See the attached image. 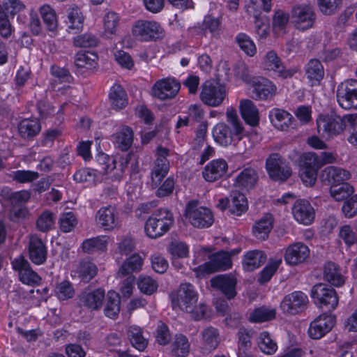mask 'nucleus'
<instances>
[{"mask_svg": "<svg viewBox=\"0 0 357 357\" xmlns=\"http://www.w3.org/2000/svg\"><path fill=\"white\" fill-rule=\"evenodd\" d=\"M227 164L223 159L213 160L206 165L202 176L208 182H214L222 177L227 171Z\"/></svg>", "mask_w": 357, "mask_h": 357, "instance_id": "obj_24", "label": "nucleus"}, {"mask_svg": "<svg viewBox=\"0 0 357 357\" xmlns=\"http://www.w3.org/2000/svg\"><path fill=\"white\" fill-rule=\"evenodd\" d=\"M40 123L36 119H24L18 126L19 133L24 139L33 138L40 132Z\"/></svg>", "mask_w": 357, "mask_h": 357, "instance_id": "obj_37", "label": "nucleus"}, {"mask_svg": "<svg viewBox=\"0 0 357 357\" xmlns=\"http://www.w3.org/2000/svg\"><path fill=\"white\" fill-rule=\"evenodd\" d=\"M168 251L172 255L173 266H176V259H183L188 257L189 247L182 241H174L169 245Z\"/></svg>", "mask_w": 357, "mask_h": 357, "instance_id": "obj_47", "label": "nucleus"}, {"mask_svg": "<svg viewBox=\"0 0 357 357\" xmlns=\"http://www.w3.org/2000/svg\"><path fill=\"white\" fill-rule=\"evenodd\" d=\"M227 96L225 86L213 80H207L202 86L201 100L210 107L220 105Z\"/></svg>", "mask_w": 357, "mask_h": 357, "instance_id": "obj_8", "label": "nucleus"}, {"mask_svg": "<svg viewBox=\"0 0 357 357\" xmlns=\"http://www.w3.org/2000/svg\"><path fill=\"white\" fill-rule=\"evenodd\" d=\"M324 278L335 287H340L345 282L342 269L337 264L331 261H328L324 265Z\"/></svg>", "mask_w": 357, "mask_h": 357, "instance_id": "obj_30", "label": "nucleus"}, {"mask_svg": "<svg viewBox=\"0 0 357 357\" xmlns=\"http://www.w3.org/2000/svg\"><path fill=\"white\" fill-rule=\"evenodd\" d=\"M132 33L137 40L148 42L162 38L164 29L158 22L139 20L133 24Z\"/></svg>", "mask_w": 357, "mask_h": 357, "instance_id": "obj_5", "label": "nucleus"}, {"mask_svg": "<svg viewBox=\"0 0 357 357\" xmlns=\"http://www.w3.org/2000/svg\"><path fill=\"white\" fill-rule=\"evenodd\" d=\"M336 98L342 108L357 109V79H350L341 82L337 88Z\"/></svg>", "mask_w": 357, "mask_h": 357, "instance_id": "obj_7", "label": "nucleus"}, {"mask_svg": "<svg viewBox=\"0 0 357 357\" xmlns=\"http://www.w3.org/2000/svg\"><path fill=\"white\" fill-rule=\"evenodd\" d=\"M119 23V16L114 12H108L104 17V27L105 31L114 34L116 31Z\"/></svg>", "mask_w": 357, "mask_h": 357, "instance_id": "obj_62", "label": "nucleus"}, {"mask_svg": "<svg viewBox=\"0 0 357 357\" xmlns=\"http://www.w3.org/2000/svg\"><path fill=\"white\" fill-rule=\"evenodd\" d=\"M300 169H319L320 167L318 156L316 153L307 152L303 153L299 158Z\"/></svg>", "mask_w": 357, "mask_h": 357, "instance_id": "obj_54", "label": "nucleus"}, {"mask_svg": "<svg viewBox=\"0 0 357 357\" xmlns=\"http://www.w3.org/2000/svg\"><path fill=\"white\" fill-rule=\"evenodd\" d=\"M128 337L132 346L139 351H144L148 342L142 335V328L137 326H131L128 329Z\"/></svg>", "mask_w": 357, "mask_h": 357, "instance_id": "obj_46", "label": "nucleus"}, {"mask_svg": "<svg viewBox=\"0 0 357 357\" xmlns=\"http://www.w3.org/2000/svg\"><path fill=\"white\" fill-rule=\"evenodd\" d=\"M77 220L72 212L64 213L59 218L60 229L65 233L73 231L76 227Z\"/></svg>", "mask_w": 357, "mask_h": 357, "instance_id": "obj_59", "label": "nucleus"}, {"mask_svg": "<svg viewBox=\"0 0 357 357\" xmlns=\"http://www.w3.org/2000/svg\"><path fill=\"white\" fill-rule=\"evenodd\" d=\"M169 149L159 146L156 151V158L151 170V185L156 188L161 184L163 178L167 176L169 169V162L167 160Z\"/></svg>", "mask_w": 357, "mask_h": 357, "instance_id": "obj_11", "label": "nucleus"}, {"mask_svg": "<svg viewBox=\"0 0 357 357\" xmlns=\"http://www.w3.org/2000/svg\"><path fill=\"white\" fill-rule=\"evenodd\" d=\"M258 345L260 350L268 355L273 354L278 349V346L271 338L268 332L264 331L259 336Z\"/></svg>", "mask_w": 357, "mask_h": 357, "instance_id": "obj_50", "label": "nucleus"}, {"mask_svg": "<svg viewBox=\"0 0 357 357\" xmlns=\"http://www.w3.org/2000/svg\"><path fill=\"white\" fill-rule=\"evenodd\" d=\"M226 116L230 126L223 123H218L213 128V137L221 146L236 145L245 136V130L234 109L227 108Z\"/></svg>", "mask_w": 357, "mask_h": 357, "instance_id": "obj_1", "label": "nucleus"}, {"mask_svg": "<svg viewBox=\"0 0 357 357\" xmlns=\"http://www.w3.org/2000/svg\"><path fill=\"white\" fill-rule=\"evenodd\" d=\"M74 45L79 47H93L98 43V38L91 33H85L74 38Z\"/></svg>", "mask_w": 357, "mask_h": 357, "instance_id": "obj_61", "label": "nucleus"}, {"mask_svg": "<svg viewBox=\"0 0 357 357\" xmlns=\"http://www.w3.org/2000/svg\"><path fill=\"white\" fill-rule=\"evenodd\" d=\"M335 323V317L331 314L323 313L310 323L308 334L314 340H319L330 332Z\"/></svg>", "mask_w": 357, "mask_h": 357, "instance_id": "obj_17", "label": "nucleus"}, {"mask_svg": "<svg viewBox=\"0 0 357 357\" xmlns=\"http://www.w3.org/2000/svg\"><path fill=\"white\" fill-rule=\"evenodd\" d=\"M268 116L272 125L280 130H287L294 119L290 113L279 108L272 109L269 112Z\"/></svg>", "mask_w": 357, "mask_h": 357, "instance_id": "obj_28", "label": "nucleus"}, {"mask_svg": "<svg viewBox=\"0 0 357 357\" xmlns=\"http://www.w3.org/2000/svg\"><path fill=\"white\" fill-rule=\"evenodd\" d=\"M292 213L297 222L306 225L311 224L315 217L314 208L305 199H298L295 202Z\"/></svg>", "mask_w": 357, "mask_h": 357, "instance_id": "obj_21", "label": "nucleus"}, {"mask_svg": "<svg viewBox=\"0 0 357 357\" xmlns=\"http://www.w3.org/2000/svg\"><path fill=\"white\" fill-rule=\"evenodd\" d=\"M185 216L188 222L199 229L208 228L214 222L212 211L195 200L189 202L186 205Z\"/></svg>", "mask_w": 357, "mask_h": 357, "instance_id": "obj_4", "label": "nucleus"}, {"mask_svg": "<svg viewBox=\"0 0 357 357\" xmlns=\"http://www.w3.org/2000/svg\"><path fill=\"white\" fill-rule=\"evenodd\" d=\"M230 256L225 252H218L211 257L209 261L194 268L198 277H204L212 273L225 271L231 267Z\"/></svg>", "mask_w": 357, "mask_h": 357, "instance_id": "obj_9", "label": "nucleus"}, {"mask_svg": "<svg viewBox=\"0 0 357 357\" xmlns=\"http://www.w3.org/2000/svg\"><path fill=\"white\" fill-rule=\"evenodd\" d=\"M198 300V294L193 285L181 284L177 292L178 305L181 310L192 312Z\"/></svg>", "mask_w": 357, "mask_h": 357, "instance_id": "obj_19", "label": "nucleus"}, {"mask_svg": "<svg viewBox=\"0 0 357 357\" xmlns=\"http://www.w3.org/2000/svg\"><path fill=\"white\" fill-rule=\"evenodd\" d=\"M68 28L69 32L76 33L84 25L83 16L77 6H72L68 10Z\"/></svg>", "mask_w": 357, "mask_h": 357, "instance_id": "obj_40", "label": "nucleus"}, {"mask_svg": "<svg viewBox=\"0 0 357 357\" xmlns=\"http://www.w3.org/2000/svg\"><path fill=\"white\" fill-rule=\"evenodd\" d=\"M174 223L172 213L165 208L153 212L145 223L146 234L151 238H157L167 233Z\"/></svg>", "mask_w": 357, "mask_h": 357, "instance_id": "obj_3", "label": "nucleus"}, {"mask_svg": "<svg viewBox=\"0 0 357 357\" xmlns=\"http://www.w3.org/2000/svg\"><path fill=\"white\" fill-rule=\"evenodd\" d=\"M236 42L240 48L248 56H252L257 52L256 46L251 38L243 33H238Z\"/></svg>", "mask_w": 357, "mask_h": 357, "instance_id": "obj_55", "label": "nucleus"}, {"mask_svg": "<svg viewBox=\"0 0 357 357\" xmlns=\"http://www.w3.org/2000/svg\"><path fill=\"white\" fill-rule=\"evenodd\" d=\"M248 208V202L245 196L239 192H234L230 195L229 210L236 215H241Z\"/></svg>", "mask_w": 357, "mask_h": 357, "instance_id": "obj_41", "label": "nucleus"}, {"mask_svg": "<svg viewBox=\"0 0 357 357\" xmlns=\"http://www.w3.org/2000/svg\"><path fill=\"white\" fill-rule=\"evenodd\" d=\"M29 254L31 261L40 265L46 261L47 250L40 238L36 236L30 238L29 244Z\"/></svg>", "mask_w": 357, "mask_h": 357, "instance_id": "obj_25", "label": "nucleus"}, {"mask_svg": "<svg viewBox=\"0 0 357 357\" xmlns=\"http://www.w3.org/2000/svg\"><path fill=\"white\" fill-rule=\"evenodd\" d=\"M305 75L311 86L318 85L324 76V68L318 59H311L305 67Z\"/></svg>", "mask_w": 357, "mask_h": 357, "instance_id": "obj_33", "label": "nucleus"}, {"mask_svg": "<svg viewBox=\"0 0 357 357\" xmlns=\"http://www.w3.org/2000/svg\"><path fill=\"white\" fill-rule=\"evenodd\" d=\"M307 303V296L302 291H295L284 297L280 308L284 313L296 314L303 311Z\"/></svg>", "mask_w": 357, "mask_h": 357, "instance_id": "obj_16", "label": "nucleus"}, {"mask_svg": "<svg viewBox=\"0 0 357 357\" xmlns=\"http://www.w3.org/2000/svg\"><path fill=\"white\" fill-rule=\"evenodd\" d=\"M74 180L78 183H86L88 185H95L102 180V173L91 168H82L73 175Z\"/></svg>", "mask_w": 357, "mask_h": 357, "instance_id": "obj_34", "label": "nucleus"}, {"mask_svg": "<svg viewBox=\"0 0 357 357\" xmlns=\"http://www.w3.org/2000/svg\"><path fill=\"white\" fill-rule=\"evenodd\" d=\"M95 218L97 224L105 231H112L121 225L119 212L110 205L98 209Z\"/></svg>", "mask_w": 357, "mask_h": 357, "instance_id": "obj_15", "label": "nucleus"}, {"mask_svg": "<svg viewBox=\"0 0 357 357\" xmlns=\"http://www.w3.org/2000/svg\"><path fill=\"white\" fill-rule=\"evenodd\" d=\"M105 291L102 289H97L93 291H85L80 295L81 303L88 308L96 310L100 309L105 298Z\"/></svg>", "mask_w": 357, "mask_h": 357, "instance_id": "obj_26", "label": "nucleus"}, {"mask_svg": "<svg viewBox=\"0 0 357 357\" xmlns=\"http://www.w3.org/2000/svg\"><path fill=\"white\" fill-rule=\"evenodd\" d=\"M281 262V259H276L268 262L261 271L258 282L261 284L268 282L279 268Z\"/></svg>", "mask_w": 357, "mask_h": 357, "instance_id": "obj_57", "label": "nucleus"}, {"mask_svg": "<svg viewBox=\"0 0 357 357\" xmlns=\"http://www.w3.org/2000/svg\"><path fill=\"white\" fill-rule=\"evenodd\" d=\"M120 297L116 291H109L107 303L104 309L105 314L111 319H115L120 312Z\"/></svg>", "mask_w": 357, "mask_h": 357, "instance_id": "obj_44", "label": "nucleus"}, {"mask_svg": "<svg viewBox=\"0 0 357 357\" xmlns=\"http://www.w3.org/2000/svg\"><path fill=\"white\" fill-rule=\"evenodd\" d=\"M55 218L53 213L45 211L41 213L37 220V227L41 231H47L54 225Z\"/></svg>", "mask_w": 357, "mask_h": 357, "instance_id": "obj_58", "label": "nucleus"}, {"mask_svg": "<svg viewBox=\"0 0 357 357\" xmlns=\"http://www.w3.org/2000/svg\"><path fill=\"white\" fill-rule=\"evenodd\" d=\"M137 287L140 291L146 295H151L158 289L157 282L149 276L141 275L137 280Z\"/></svg>", "mask_w": 357, "mask_h": 357, "instance_id": "obj_53", "label": "nucleus"}, {"mask_svg": "<svg viewBox=\"0 0 357 357\" xmlns=\"http://www.w3.org/2000/svg\"><path fill=\"white\" fill-rule=\"evenodd\" d=\"M266 169L274 181H286L291 175V169L286 160L278 153H272L266 159Z\"/></svg>", "mask_w": 357, "mask_h": 357, "instance_id": "obj_10", "label": "nucleus"}, {"mask_svg": "<svg viewBox=\"0 0 357 357\" xmlns=\"http://www.w3.org/2000/svg\"><path fill=\"white\" fill-rule=\"evenodd\" d=\"M190 352V343L186 336L177 334L172 344V354L175 357H187Z\"/></svg>", "mask_w": 357, "mask_h": 357, "instance_id": "obj_45", "label": "nucleus"}, {"mask_svg": "<svg viewBox=\"0 0 357 357\" xmlns=\"http://www.w3.org/2000/svg\"><path fill=\"white\" fill-rule=\"evenodd\" d=\"M241 114L245 123L251 126H257L259 122V113L255 103L248 99L240 102Z\"/></svg>", "mask_w": 357, "mask_h": 357, "instance_id": "obj_29", "label": "nucleus"}, {"mask_svg": "<svg viewBox=\"0 0 357 357\" xmlns=\"http://www.w3.org/2000/svg\"><path fill=\"white\" fill-rule=\"evenodd\" d=\"M258 181V171L249 166L244 167L237 174L234 179V185L241 191L249 192L257 186Z\"/></svg>", "mask_w": 357, "mask_h": 357, "instance_id": "obj_20", "label": "nucleus"}, {"mask_svg": "<svg viewBox=\"0 0 357 357\" xmlns=\"http://www.w3.org/2000/svg\"><path fill=\"white\" fill-rule=\"evenodd\" d=\"M357 116L347 114L341 116L336 113L319 114L317 119V129L320 137L326 140L332 139L344 132L346 121L355 123Z\"/></svg>", "mask_w": 357, "mask_h": 357, "instance_id": "obj_2", "label": "nucleus"}, {"mask_svg": "<svg viewBox=\"0 0 357 357\" xmlns=\"http://www.w3.org/2000/svg\"><path fill=\"white\" fill-rule=\"evenodd\" d=\"M310 256V249L301 242L290 245L286 250L284 260L287 264L294 266L304 262Z\"/></svg>", "mask_w": 357, "mask_h": 357, "instance_id": "obj_22", "label": "nucleus"}, {"mask_svg": "<svg viewBox=\"0 0 357 357\" xmlns=\"http://www.w3.org/2000/svg\"><path fill=\"white\" fill-rule=\"evenodd\" d=\"M211 284L219 289L228 299L236 295V287L237 280L233 275H220L211 279Z\"/></svg>", "mask_w": 357, "mask_h": 357, "instance_id": "obj_23", "label": "nucleus"}, {"mask_svg": "<svg viewBox=\"0 0 357 357\" xmlns=\"http://www.w3.org/2000/svg\"><path fill=\"white\" fill-rule=\"evenodd\" d=\"M354 191L353 186L348 183H343L341 185H333L330 189L331 196L336 201H342L348 198Z\"/></svg>", "mask_w": 357, "mask_h": 357, "instance_id": "obj_49", "label": "nucleus"}, {"mask_svg": "<svg viewBox=\"0 0 357 357\" xmlns=\"http://www.w3.org/2000/svg\"><path fill=\"white\" fill-rule=\"evenodd\" d=\"M181 84L174 77L158 80L152 88V96L161 100L173 98L180 90Z\"/></svg>", "mask_w": 357, "mask_h": 357, "instance_id": "obj_13", "label": "nucleus"}, {"mask_svg": "<svg viewBox=\"0 0 357 357\" xmlns=\"http://www.w3.org/2000/svg\"><path fill=\"white\" fill-rule=\"evenodd\" d=\"M114 142L117 147L122 151H127L132 145L133 132L131 128L125 126L114 135Z\"/></svg>", "mask_w": 357, "mask_h": 357, "instance_id": "obj_43", "label": "nucleus"}, {"mask_svg": "<svg viewBox=\"0 0 357 357\" xmlns=\"http://www.w3.org/2000/svg\"><path fill=\"white\" fill-rule=\"evenodd\" d=\"M40 13L46 28L49 31H54L58 25L57 17L54 10L48 5H44L40 7Z\"/></svg>", "mask_w": 357, "mask_h": 357, "instance_id": "obj_48", "label": "nucleus"}, {"mask_svg": "<svg viewBox=\"0 0 357 357\" xmlns=\"http://www.w3.org/2000/svg\"><path fill=\"white\" fill-rule=\"evenodd\" d=\"M273 228V218L270 214H266L255 222L253 227V233L255 237L260 240L268 238V234Z\"/></svg>", "mask_w": 357, "mask_h": 357, "instance_id": "obj_36", "label": "nucleus"}, {"mask_svg": "<svg viewBox=\"0 0 357 357\" xmlns=\"http://www.w3.org/2000/svg\"><path fill=\"white\" fill-rule=\"evenodd\" d=\"M98 55L93 52H79L75 58V64L78 68L91 70L97 65Z\"/></svg>", "mask_w": 357, "mask_h": 357, "instance_id": "obj_42", "label": "nucleus"}, {"mask_svg": "<svg viewBox=\"0 0 357 357\" xmlns=\"http://www.w3.org/2000/svg\"><path fill=\"white\" fill-rule=\"evenodd\" d=\"M252 96L256 100H266L274 96L277 86L268 79L264 77H253L250 84Z\"/></svg>", "mask_w": 357, "mask_h": 357, "instance_id": "obj_18", "label": "nucleus"}, {"mask_svg": "<svg viewBox=\"0 0 357 357\" xmlns=\"http://www.w3.org/2000/svg\"><path fill=\"white\" fill-rule=\"evenodd\" d=\"M111 105L114 109H121L128 104L127 94L123 87L119 84L114 85L109 94Z\"/></svg>", "mask_w": 357, "mask_h": 357, "instance_id": "obj_38", "label": "nucleus"}, {"mask_svg": "<svg viewBox=\"0 0 357 357\" xmlns=\"http://www.w3.org/2000/svg\"><path fill=\"white\" fill-rule=\"evenodd\" d=\"M108 241L109 237L104 235L88 238L83 241L82 250L88 254L105 252L107 250Z\"/></svg>", "mask_w": 357, "mask_h": 357, "instance_id": "obj_32", "label": "nucleus"}, {"mask_svg": "<svg viewBox=\"0 0 357 357\" xmlns=\"http://www.w3.org/2000/svg\"><path fill=\"white\" fill-rule=\"evenodd\" d=\"M144 259L139 254H133L127 258L119 268V273L123 276L141 271Z\"/></svg>", "mask_w": 357, "mask_h": 357, "instance_id": "obj_39", "label": "nucleus"}, {"mask_svg": "<svg viewBox=\"0 0 357 357\" xmlns=\"http://www.w3.org/2000/svg\"><path fill=\"white\" fill-rule=\"evenodd\" d=\"M262 65L264 70L273 71L278 77L282 79L290 78L298 71L296 68H286L273 50L266 54Z\"/></svg>", "mask_w": 357, "mask_h": 357, "instance_id": "obj_14", "label": "nucleus"}, {"mask_svg": "<svg viewBox=\"0 0 357 357\" xmlns=\"http://www.w3.org/2000/svg\"><path fill=\"white\" fill-rule=\"evenodd\" d=\"M201 337L202 349L208 352L214 351L220 342L219 331L213 326L203 329L201 332Z\"/></svg>", "mask_w": 357, "mask_h": 357, "instance_id": "obj_27", "label": "nucleus"}, {"mask_svg": "<svg viewBox=\"0 0 357 357\" xmlns=\"http://www.w3.org/2000/svg\"><path fill=\"white\" fill-rule=\"evenodd\" d=\"M266 261V254L259 250H253L247 252L243 258V268L247 271H252Z\"/></svg>", "mask_w": 357, "mask_h": 357, "instance_id": "obj_31", "label": "nucleus"}, {"mask_svg": "<svg viewBox=\"0 0 357 357\" xmlns=\"http://www.w3.org/2000/svg\"><path fill=\"white\" fill-rule=\"evenodd\" d=\"M316 15L311 6L302 4L294 6L291 13V21L299 30H306L312 27Z\"/></svg>", "mask_w": 357, "mask_h": 357, "instance_id": "obj_12", "label": "nucleus"}, {"mask_svg": "<svg viewBox=\"0 0 357 357\" xmlns=\"http://www.w3.org/2000/svg\"><path fill=\"white\" fill-rule=\"evenodd\" d=\"M289 20V15L288 13L282 10H277L275 13L273 27L275 32L283 31L286 27L287 22Z\"/></svg>", "mask_w": 357, "mask_h": 357, "instance_id": "obj_63", "label": "nucleus"}, {"mask_svg": "<svg viewBox=\"0 0 357 357\" xmlns=\"http://www.w3.org/2000/svg\"><path fill=\"white\" fill-rule=\"evenodd\" d=\"M98 268L96 265L91 261H82L79 268V276L82 281L89 282L97 274Z\"/></svg>", "mask_w": 357, "mask_h": 357, "instance_id": "obj_51", "label": "nucleus"}, {"mask_svg": "<svg viewBox=\"0 0 357 357\" xmlns=\"http://www.w3.org/2000/svg\"><path fill=\"white\" fill-rule=\"evenodd\" d=\"M318 1L321 12L329 15L340 8L342 0H318Z\"/></svg>", "mask_w": 357, "mask_h": 357, "instance_id": "obj_64", "label": "nucleus"}, {"mask_svg": "<svg viewBox=\"0 0 357 357\" xmlns=\"http://www.w3.org/2000/svg\"><path fill=\"white\" fill-rule=\"evenodd\" d=\"M55 294L59 300L66 301L74 296L75 289L69 281L64 280L56 286Z\"/></svg>", "mask_w": 357, "mask_h": 357, "instance_id": "obj_52", "label": "nucleus"}, {"mask_svg": "<svg viewBox=\"0 0 357 357\" xmlns=\"http://www.w3.org/2000/svg\"><path fill=\"white\" fill-rule=\"evenodd\" d=\"M324 176L333 185L342 184L344 181L349 180L351 178V174L349 171L341 167L330 166L324 169Z\"/></svg>", "mask_w": 357, "mask_h": 357, "instance_id": "obj_35", "label": "nucleus"}, {"mask_svg": "<svg viewBox=\"0 0 357 357\" xmlns=\"http://www.w3.org/2000/svg\"><path fill=\"white\" fill-rule=\"evenodd\" d=\"M275 312L273 310H268L265 307H259L253 310L249 317L251 322H264L273 319Z\"/></svg>", "mask_w": 357, "mask_h": 357, "instance_id": "obj_56", "label": "nucleus"}, {"mask_svg": "<svg viewBox=\"0 0 357 357\" xmlns=\"http://www.w3.org/2000/svg\"><path fill=\"white\" fill-rule=\"evenodd\" d=\"M311 298L319 308L326 307L334 310L338 305V296L336 291L327 284L318 283L311 289Z\"/></svg>", "mask_w": 357, "mask_h": 357, "instance_id": "obj_6", "label": "nucleus"}, {"mask_svg": "<svg viewBox=\"0 0 357 357\" xmlns=\"http://www.w3.org/2000/svg\"><path fill=\"white\" fill-rule=\"evenodd\" d=\"M39 177L37 172L30 170H17L13 172V179L18 183H31Z\"/></svg>", "mask_w": 357, "mask_h": 357, "instance_id": "obj_60", "label": "nucleus"}]
</instances>
